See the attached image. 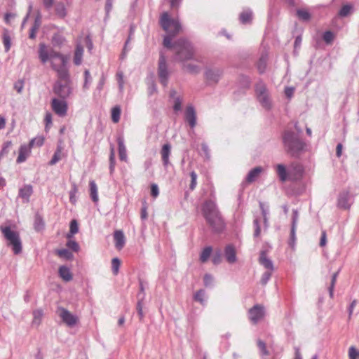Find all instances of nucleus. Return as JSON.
Wrapping results in <instances>:
<instances>
[{"label":"nucleus","mask_w":359,"mask_h":359,"mask_svg":"<svg viewBox=\"0 0 359 359\" xmlns=\"http://www.w3.org/2000/svg\"><path fill=\"white\" fill-rule=\"evenodd\" d=\"M205 221L215 232H220L224 228V222L215 201L206 200L201 207Z\"/></svg>","instance_id":"obj_1"},{"label":"nucleus","mask_w":359,"mask_h":359,"mask_svg":"<svg viewBox=\"0 0 359 359\" xmlns=\"http://www.w3.org/2000/svg\"><path fill=\"white\" fill-rule=\"evenodd\" d=\"M282 139L285 150L290 156L299 158L306 151V143L294 131L285 130Z\"/></svg>","instance_id":"obj_2"},{"label":"nucleus","mask_w":359,"mask_h":359,"mask_svg":"<svg viewBox=\"0 0 359 359\" xmlns=\"http://www.w3.org/2000/svg\"><path fill=\"white\" fill-rule=\"evenodd\" d=\"M159 24L162 29L168 33L163 38V46L169 49L175 48L172 39L181 32L180 22L177 20L170 18L169 14L164 12L160 18Z\"/></svg>","instance_id":"obj_3"},{"label":"nucleus","mask_w":359,"mask_h":359,"mask_svg":"<svg viewBox=\"0 0 359 359\" xmlns=\"http://www.w3.org/2000/svg\"><path fill=\"white\" fill-rule=\"evenodd\" d=\"M176 49L175 60L183 62L192 59L194 50L191 43L184 38H180L174 42Z\"/></svg>","instance_id":"obj_4"},{"label":"nucleus","mask_w":359,"mask_h":359,"mask_svg":"<svg viewBox=\"0 0 359 359\" xmlns=\"http://www.w3.org/2000/svg\"><path fill=\"white\" fill-rule=\"evenodd\" d=\"M0 230L4 238L8 241V245L12 247L14 254H20L22 252V242L19 233L17 231L11 230V227L8 226H1Z\"/></svg>","instance_id":"obj_5"},{"label":"nucleus","mask_w":359,"mask_h":359,"mask_svg":"<svg viewBox=\"0 0 359 359\" xmlns=\"http://www.w3.org/2000/svg\"><path fill=\"white\" fill-rule=\"evenodd\" d=\"M72 83L55 81L53 86V93L57 98L67 99L72 93Z\"/></svg>","instance_id":"obj_6"},{"label":"nucleus","mask_w":359,"mask_h":359,"mask_svg":"<svg viewBox=\"0 0 359 359\" xmlns=\"http://www.w3.org/2000/svg\"><path fill=\"white\" fill-rule=\"evenodd\" d=\"M256 93L257 99L263 107L269 109L271 107V101L267 93L265 84L260 81L256 85Z\"/></svg>","instance_id":"obj_7"},{"label":"nucleus","mask_w":359,"mask_h":359,"mask_svg":"<svg viewBox=\"0 0 359 359\" xmlns=\"http://www.w3.org/2000/svg\"><path fill=\"white\" fill-rule=\"evenodd\" d=\"M158 75L160 82L163 86H166L168 84L169 73L168 70L166 59L163 53H161L159 56Z\"/></svg>","instance_id":"obj_8"},{"label":"nucleus","mask_w":359,"mask_h":359,"mask_svg":"<svg viewBox=\"0 0 359 359\" xmlns=\"http://www.w3.org/2000/svg\"><path fill=\"white\" fill-rule=\"evenodd\" d=\"M223 74L222 69L219 67H206L204 76L209 84H216L220 80Z\"/></svg>","instance_id":"obj_9"},{"label":"nucleus","mask_w":359,"mask_h":359,"mask_svg":"<svg viewBox=\"0 0 359 359\" xmlns=\"http://www.w3.org/2000/svg\"><path fill=\"white\" fill-rule=\"evenodd\" d=\"M51 108L59 116L64 117L67 115L68 104L66 99L54 97L51 100Z\"/></svg>","instance_id":"obj_10"},{"label":"nucleus","mask_w":359,"mask_h":359,"mask_svg":"<svg viewBox=\"0 0 359 359\" xmlns=\"http://www.w3.org/2000/svg\"><path fill=\"white\" fill-rule=\"evenodd\" d=\"M67 65H57L54 62H51L52 68L57 72V80L56 81L72 83L70 79L69 71L66 67Z\"/></svg>","instance_id":"obj_11"},{"label":"nucleus","mask_w":359,"mask_h":359,"mask_svg":"<svg viewBox=\"0 0 359 359\" xmlns=\"http://www.w3.org/2000/svg\"><path fill=\"white\" fill-rule=\"evenodd\" d=\"M58 315L67 326L72 327L77 324L79 318L63 307L58 308Z\"/></svg>","instance_id":"obj_12"},{"label":"nucleus","mask_w":359,"mask_h":359,"mask_svg":"<svg viewBox=\"0 0 359 359\" xmlns=\"http://www.w3.org/2000/svg\"><path fill=\"white\" fill-rule=\"evenodd\" d=\"M249 318L253 324H257L264 316L263 306L256 304L248 311Z\"/></svg>","instance_id":"obj_13"},{"label":"nucleus","mask_w":359,"mask_h":359,"mask_svg":"<svg viewBox=\"0 0 359 359\" xmlns=\"http://www.w3.org/2000/svg\"><path fill=\"white\" fill-rule=\"evenodd\" d=\"M351 205L350 203V193L348 191H343L339 193L337 200V207L341 209H349Z\"/></svg>","instance_id":"obj_14"},{"label":"nucleus","mask_w":359,"mask_h":359,"mask_svg":"<svg viewBox=\"0 0 359 359\" xmlns=\"http://www.w3.org/2000/svg\"><path fill=\"white\" fill-rule=\"evenodd\" d=\"M184 119L191 128L196 126V112L192 105H188L186 107Z\"/></svg>","instance_id":"obj_15"},{"label":"nucleus","mask_w":359,"mask_h":359,"mask_svg":"<svg viewBox=\"0 0 359 359\" xmlns=\"http://www.w3.org/2000/svg\"><path fill=\"white\" fill-rule=\"evenodd\" d=\"M259 262L267 270L273 271L274 270L273 262L267 257L266 252L262 250L259 254Z\"/></svg>","instance_id":"obj_16"},{"label":"nucleus","mask_w":359,"mask_h":359,"mask_svg":"<svg viewBox=\"0 0 359 359\" xmlns=\"http://www.w3.org/2000/svg\"><path fill=\"white\" fill-rule=\"evenodd\" d=\"M114 239L115 241V247L118 250H121L126 243V238L123 232L121 230H116L114 233Z\"/></svg>","instance_id":"obj_17"},{"label":"nucleus","mask_w":359,"mask_h":359,"mask_svg":"<svg viewBox=\"0 0 359 359\" xmlns=\"http://www.w3.org/2000/svg\"><path fill=\"white\" fill-rule=\"evenodd\" d=\"M171 154V145L170 143H166L163 145L161 150V155L162 158L163 164L167 167L170 163L169 156Z\"/></svg>","instance_id":"obj_18"},{"label":"nucleus","mask_w":359,"mask_h":359,"mask_svg":"<svg viewBox=\"0 0 359 359\" xmlns=\"http://www.w3.org/2000/svg\"><path fill=\"white\" fill-rule=\"evenodd\" d=\"M31 152V148L28 145H21L19 149V155L17 158L16 162L18 163H21L26 161L27 156L29 155Z\"/></svg>","instance_id":"obj_19"},{"label":"nucleus","mask_w":359,"mask_h":359,"mask_svg":"<svg viewBox=\"0 0 359 359\" xmlns=\"http://www.w3.org/2000/svg\"><path fill=\"white\" fill-rule=\"evenodd\" d=\"M117 143L118 146V154H119V158L122 161H127V152H126V148L124 144V139L122 136L119 135L117 137Z\"/></svg>","instance_id":"obj_20"},{"label":"nucleus","mask_w":359,"mask_h":359,"mask_svg":"<svg viewBox=\"0 0 359 359\" xmlns=\"http://www.w3.org/2000/svg\"><path fill=\"white\" fill-rule=\"evenodd\" d=\"M32 193V187L29 184H26L20 189L18 196L19 197L22 198L25 202L28 203L29 201V197Z\"/></svg>","instance_id":"obj_21"},{"label":"nucleus","mask_w":359,"mask_h":359,"mask_svg":"<svg viewBox=\"0 0 359 359\" xmlns=\"http://www.w3.org/2000/svg\"><path fill=\"white\" fill-rule=\"evenodd\" d=\"M225 257L229 263L233 264L236 261V250L233 245H229L225 248Z\"/></svg>","instance_id":"obj_22"},{"label":"nucleus","mask_w":359,"mask_h":359,"mask_svg":"<svg viewBox=\"0 0 359 359\" xmlns=\"http://www.w3.org/2000/svg\"><path fill=\"white\" fill-rule=\"evenodd\" d=\"M262 172V168L260 166L255 167L252 169L246 176V182L252 183L256 180L260 173Z\"/></svg>","instance_id":"obj_23"},{"label":"nucleus","mask_w":359,"mask_h":359,"mask_svg":"<svg viewBox=\"0 0 359 359\" xmlns=\"http://www.w3.org/2000/svg\"><path fill=\"white\" fill-rule=\"evenodd\" d=\"M39 57L43 64H45L49 60V52H48L45 43L39 44Z\"/></svg>","instance_id":"obj_24"},{"label":"nucleus","mask_w":359,"mask_h":359,"mask_svg":"<svg viewBox=\"0 0 359 359\" xmlns=\"http://www.w3.org/2000/svg\"><path fill=\"white\" fill-rule=\"evenodd\" d=\"M34 228L36 231H41L45 228V222L42 216L36 212L34 216Z\"/></svg>","instance_id":"obj_25"},{"label":"nucleus","mask_w":359,"mask_h":359,"mask_svg":"<svg viewBox=\"0 0 359 359\" xmlns=\"http://www.w3.org/2000/svg\"><path fill=\"white\" fill-rule=\"evenodd\" d=\"M60 276L65 280V281H70L72 279V273L68 267L66 266H61L59 268L58 271Z\"/></svg>","instance_id":"obj_26"},{"label":"nucleus","mask_w":359,"mask_h":359,"mask_svg":"<svg viewBox=\"0 0 359 359\" xmlns=\"http://www.w3.org/2000/svg\"><path fill=\"white\" fill-rule=\"evenodd\" d=\"M55 58H58L60 61V64L67 65L69 57L66 55L61 54L59 52H57L54 50H51L49 52V60H53Z\"/></svg>","instance_id":"obj_27"},{"label":"nucleus","mask_w":359,"mask_h":359,"mask_svg":"<svg viewBox=\"0 0 359 359\" xmlns=\"http://www.w3.org/2000/svg\"><path fill=\"white\" fill-rule=\"evenodd\" d=\"M83 48L81 45L78 44L75 49L74 62L76 65H79L82 61Z\"/></svg>","instance_id":"obj_28"},{"label":"nucleus","mask_w":359,"mask_h":359,"mask_svg":"<svg viewBox=\"0 0 359 359\" xmlns=\"http://www.w3.org/2000/svg\"><path fill=\"white\" fill-rule=\"evenodd\" d=\"M89 188H90V196L92 201L95 203L98 201V194H97V187L95 181L91 180L89 182Z\"/></svg>","instance_id":"obj_29"},{"label":"nucleus","mask_w":359,"mask_h":359,"mask_svg":"<svg viewBox=\"0 0 359 359\" xmlns=\"http://www.w3.org/2000/svg\"><path fill=\"white\" fill-rule=\"evenodd\" d=\"M55 11L57 15L63 18L67 15V11L64 3L57 2L55 5Z\"/></svg>","instance_id":"obj_30"},{"label":"nucleus","mask_w":359,"mask_h":359,"mask_svg":"<svg viewBox=\"0 0 359 359\" xmlns=\"http://www.w3.org/2000/svg\"><path fill=\"white\" fill-rule=\"evenodd\" d=\"M145 297V294H143L142 297H140V294H137L138 301L137 303V311L140 316V320H142L144 318L143 313V301Z\"/></svg>","instance_id":"obj_31"},{"label":"nucleus","mask_w":359,"mask_h":359,"mask_svg":"<svg viewBox=\"0 0 359 359\" xmlns=\"http://www.w3.org/2000/svg\"><path fill=\"white\" fill-rule=\"evenodd\" d=\"M3 43L5 47L6 52H8L11 46V39L9 35L8 30L5 29L3 32Z\"/></svg>","instance_id":"obj_32"},{"label":"nucleus","mask_w":359,"mask_h":359,"mask_svg":"<svg viewBox=\"0 0 359 359\" xmlns=\"http://www.w3.org/2000/svg\"><path fill=\"white\" fill-rule=\"evenodd\" d=\"M115 151L114 146L113 144L110 145V154H109V171L110 173L112 174L114 171L115 168Z\"/></svg>","instance_id":"obj_33"},{"label":"nucleus","mask_w":359,"mask_h":359,"mask_svg":"<svg viewBox=\"0 0 359 359\" xmlns=\"http://www.w3.org/2000/svg\"><path fill=\"white\" fill-rule=\"evenodd\" d=\"M277 172H278V175L279 176L280 180L282 182H285V181L287 180V172L286 168H285V166L284 165L278 164L277 165Z\"/></svg>","instance_id":"obj_34"},{"label":"nucleus","mask_w":359,"mask_h":359,"mask_svg":"<svg viewBox=\"0 0 359 359\" xmlns=\"http://www.w3.org/2000/svg\"><path fill=\"white\" fill-rule=\"evenodd\" d=\"M267 55L262 54L257 63V69L260 74H263L266 67Z\"/></svg>","instance_id":"obj_35"},{"label":"nucleus","mask_w":359,"mask_h":359,"mask_svg":"<svg viewBox=\"0 0 359 359\" xmlns=\"http://www.w3.org/2000/svg\"><path fill=\"white\" fill-rule=\"evenodd\" d=\"M353 7L351 4L344 5L339 11V15L341 18L347 17L353 11Z\"/></svg>","instance_id":"obj_36"},{"label":"nucleus","mask_w":359,"mask_h":359,"mask_svg":"<svg viewBox=\"0 0 359 359\" xmlns=\"http://www.w3.org/2000/svg\"><path fill=\"white\" fill-rule=\"evenodd\" d=\"M252 13L251 11H243L240 14V21L243 24H247L252 20Z\"/></svg>","instance_id":"obj_37"},{"label":"nucleus","mask_w":359,"mask_h":359,"mask_svg":"<svg viewBox=\"0 0 359 359\" xmlns=\"http://www.w3.org/2000/svg\"><path fill=\"white\" fill-rule=\"evenodd\" d=\"M205 291L203 289H201L194 294V299L196 302H199L201 304L204 305L205 303Z\"/></svg>","instance_id":"obj_38"},{"label":"nucleus","mask_w":359,"mask_h":359,"mask_svg":"<svg viewBox=\"0 0 359 359\" xmlns=\"http://www.w3.org/2000/svg\"><path fill=\"white\" fill-rule=\"evenodd\" d=\"M212 251V247L208 246V247L205 248L200 255L201 262L203 263L206 262L208 261V259H209Z\"/></svg>","instance_id":"obj_39"},{"label":"nucleus","mask_w":359,"mask_h":359,"mask_svg":"<svg viewBox=\"0 0 359 359\" xmlns=\"http://www.w3.org/2000/svg\"><path fill=\"white\" fill-rule=\"evenodd\" d=\"M338 274H339V271L334 273L332 276L330 285L328 287V291H329V294H330V298H333V297H334V286H335V284L337 282V278Z\"/></svg>","instance_id":"obj_40"},{"label":"nucleus","mask_w":359,"mask_h":359,"mask_svg":"<svg viewBox=\"0 0 359 359\" xmlns=\"http://www.w3.org/2000/svg\"><path fill=\"white\" fill-rule=\"evenodd\" d=\"M121 107L118 105L111 109V120L114 123H118L120 120Z\"/></svg>","instance_id":"obj_41"},{"label":"nucleus","mask_w":359,"mask_h":359,"mask_svg":"<svg viewBox=\"0 0 359 359\" xmlns=\"http://www.w3.org/2000/svg\"><path fill=\"white\" fill-rule=\"evenodd\" d=\"M51 41L54 46L60 47L65 41V38L59 34H55L52 37Z\"/></svg>","instance_id":"obj_42"},{"label":"nucleus","mask_w":359,"mask_h":359,"mask_svg":"<svg viewBox=\"0 0 359 359\" xmlns=\"http://www.w3.org/2000/svg\"><path fill=\"white\" fill-rule=\"evenodd\" d=\"M57 254L59 257H63L67 260H71L74 257L73 254L67 249L58 250H57Z\"/></svg>","instance_id":"obj_43"},{"label":"nucleus","mask_w":359,"mask_h":359,"mask_svg":"<svg viewBox=\"0 0 359 359\" xmlns=\"http://www.w3.org/2000/svg\"><path fill=\"white\" fill-rule=\"evenodd\" d=\"M297 15L303 21H309L311 18V14L308 11L304 9H298L297 11Z\"/></svg>","instance_id":"obj_44"},{"label":"nucleus","mask_w":359,"mask_h":359,"mask_svg":"<svg viewBox=\"0 0 359 359\" xmlns=\"http://www.w3.org/2000/svg\"><path fill=\"white\" fill-rule=\"evenodd\" d=\"M43 142H44V138L43 137L39 136V137H36L31 140V141L29 142V146L30 148H32L34 146L41 147L43 144Z\"/></svg>","instance_id":"obj_45"},{"label":"nucleus","mask_w":359,"mask_h":359,"mask_svg":"<svg viewBox=\"0 0 359 359\" xmlns=\"http://www.w3.org/2000/svg\"><path fill=\"white\" fill-rule=\"evenodd\" d=\"M121 265V261L118 258L114 257L111 260V269L113 273L116 275L118 273L119 267Z\"/></svg>","instance_id":"obj_46"},{"label":"nucleus","mask_w":359,"mask_h":359,"mask_svg":"<svg viewBox=\"0 0 359 359\" xmlns=\"http://www.w3.org/2000/svg\"><path fill=\"white\" fill-rule=\"evenodd\" d=\"M43 316V311L41 309L35 310L33 311V324L39 325Z\"/></svg>","instance_id":"obj_47"},{"label":"nucleus","mask_w":359,"mask_h":359,"mask_svg":"<svg viewBox=\"0 0 359 359\" xmlns=\"http://www.w3.org/2000/svg\"><path fill=\"white\" fill-rule=\"evenodd\" d=\"M78 192V188L76 184H73L72 186V189L69 191V200L71 203H76V194Z\"/></svg>","instance_id":"obj_48"},{"label":"nucleus","mask_w":359,"mask_h":359,"mask_svg":"<svg viewBox=\"0 0 359 359\" xmlns=\"http://www.w3.org/2000/svg\"><path fill=\"white\" fill-rule=\"evenodd\" d=\"M272 272L273 271H271L270 270H268V271H265L262 274V276L261 280H260V283L262 285H266L267 284L268 281L269 280V279L271 277Z\"/></svg>","instance_id":"obj_49"},{"label":"nucleus","mask_w":359,"mask_h":359,"mask_svg":"<svg viewBox=\"0 0 359 359\" xmlns=\"http://www.w3.org/2000/svg\"><path fill=\"white\" fill-rule=\"evenodd\" d=\"M253 224H254V227H255V231H254L253 236L255 238H257L260 236V233H261L259 219L258 218H255L253 221Z\"/></svg>","instance_id":"obj_50"},{"label":"nucleus","mask_w":359,"mask_h":359,"mask_svg":"<svg viewBox=\"0 0 359 359\" xmlns=\"http://www.w3.org/2000/svg\"><path fill=\"white\" fill-rule=\"evenodd\" d=\"M60 154L61 149L60 148H57V149L54 153L52 159L50 161L49 164L53 165H55L57 162H58L61 158Z\"/></svg>","instance_id":"obj_51"},{"label":"nucleus","mask_w":359,"mask_h":359,"mask_svg":"<svg viewBox=\"0 0 359 359\" xmlns=\"http://www.w3.org/2000/svg\"><path fill=\"white\" fill-rule=\"evenodd\" d=\"M323 39L326 43H330L334 39V34L331 31H326L323 35Z\"/></svg>","instance_id":"obj_52"},{"label":"nucleus","mask_w":359,"mask_h":359,"mask_svg":"<svg viewBox=\"0 0 359 359\" xmlns=\"http://www.w3.org/2000/svg\"><path fill=\"white\" fill-rule=\"evenodd\" d=\"M67 246L74 252H78L79 250V245L78 243L74 240L68 241L67 243Z\"/></svg>","instance_id":"obj_53"},{"label":"nucleus","mask_w":359,"mask_h":359,"mask_svg":"<svg viewBox=\"0 0 359 359\" xmlns=\"http://www.w3.org/2000/svg\"><path fill=\"white\" fill-rule=\"evenodd\" d=\"M133 32H134V26L133 25H130V34H129V36L128 38V39L126 40V43H125V46H124V48H123V53L121 54V57L122 58H123L125 56H126V46H128L130 40V37L133 34Z\"/></svg>","instance_id":"obj_54"},{"label":"nucleus","mask_w":359,"mask_h":359,"mask_svg":"<svg viewBox=\"0 0 359 359\" xmlns=\"http://www.w3.org/2000/svg\"><path fill=\"white\" fill-rule=\"evenodd\" d=\"M190 177H191V183L189 185V189L191 190H194L196 186L197 175L194 171H192L190 173Z\"/></svg>","instance_id":"obj_55"},{"label":"nucleus","mask_w":359,"mask_h":359,"mask_svg":"<svg viewBox=\"0 0 359 359\" xmlns=\"http://www.w3.org/2000/svg\"><path fill=\"white\" fill-rule=\"evenodd\" d=\"M212 262L214 264L217 265L221 263L222 262V252L221 251H217L214 254Z\"/></svg>","instance_id":"obj_56"},{"label":"nucleus","mask_w":359,"mask_h":359,"mask_svg":"<svg viewBox=\"0 0 359 359\" xmlns=\"http://www.w3.org/2000/svg\"><path fill=\"white\" fill-rule=\"evenodd\" d=\"M203 283L205 287L211 286L213 283V277L209 273L205 274L203 277Z\"/></svg>","instance_id":"obj_57"},{"label":"nucleus","mask_w":359,"mask_h":359,"mask_svg":"<svg viewBox=\"0 0 359 359\" xmlns=\"http://www.w3.org/2000/svg\"><path fill=\"white\" fill-rule=\"evenodd\" d=\"M116 77H117V81H118V88L120 90V91H123V74L122 72H118L116 74Z\"/></svg>","instance_id":"obj_58"},{"label":"nucleus","mask_w":359,"mask_h":359,"mask_svg":"<svg viewBox=\"0 0 359 359\" xmlns=\"http://www.w3.org/2000/svg\"><path fill=\"white\" fill-rule=\"evenodd\" d=\"M69 231H71V233H76L79 231V225L78 222L76 219H73L70 222V229Z\"/></svg>","instance_id":"obj_59"},{"label":"nucleus","mask_w":359,"mask_h":359,"mask_svg":"<svg viewBox=\"0 0 359 359\" xmlns=\"http://www.w3.org/2000/svg\"><path fill=\"white\" fill-rule=\"evenodd\" d=\"M257 346L262 351L263 355H266L269 354V352L266 349V344L263 341L258 340Z\"/></svg>","instance_id":"obj_60"},{"label":"nucleus","mask_w":359,"mask_h":359,"mask_svg":"<svg viewBox=\"0 0 359 359\" xmlns=\"http://www.w3.org/2000/svg\"><path fill=\"white\" fill-rule=\"evenodd\" d=\"M24 87V81L22 80H18L14 84V89L18 93H21Z\"/></svg>","instance_id":"obj_61"},{"label":"nucleus","mask_w":359,"mask_h":359,"mask_svg":"<svg viewBox=\"0 0 359 359\" xmlns=\"http://www.w3.org/2000/svg\"><path fill=\"white\" fill-rule=\"evenodd\" d=\"M182 109V100L180 97H177L175 99V103L173 105V109L175 111H180Z\"/></svg>","instance_id":"obj_62"},{"label":"nucleus","mask_w":359,"mask_h":359,"mask_svg":"<svg viewBox=\"0 0 359 359\" xmlns=\"http://www.w3.org/2000/svg\"><path fill=\"white\" fill-rule=\"evenodd\" d=\"M349 359H356L358 355V352L354 346H351L348 351Z\"/></svg>","instance_id":"obj_63"},{"label":"nucleus","mask_w":359,"mask_h":359,"mask_svg":"<svg viewBox=\"0 0 359 359\" xmlns=\"http://www.w3.org/2000/svg\"><path fill=\"white\" fill-rule=\"evenodd\" d=\"M159 194V190L158 185L156 184H152L151 186V195L154 198H156Z\"/></svg>","instance_id":"obj_64"}]
</instances>
